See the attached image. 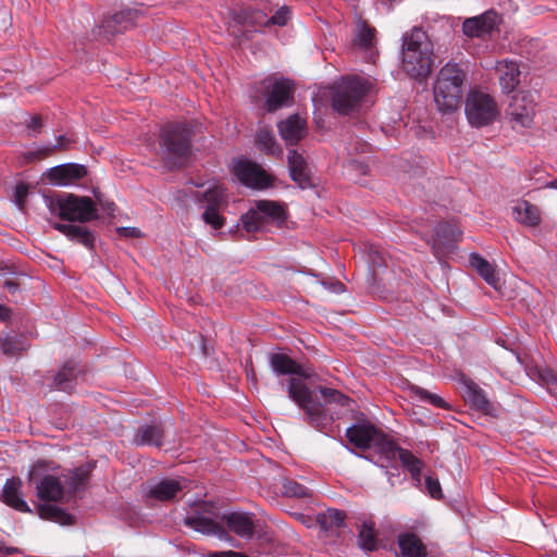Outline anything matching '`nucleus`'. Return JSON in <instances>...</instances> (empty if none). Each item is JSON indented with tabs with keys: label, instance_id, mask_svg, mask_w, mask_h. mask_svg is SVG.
<instances>
[{
	"label": "nucleus",
	"instance_id": "39448f33",
	"mask_svg": "<svg viewBox=\"0 0 557 557\" xmlns=\"http://www.w3.org/2000/svg\"><path fill=\"white\" fill-rule=\"evenodd\" d=\"M466 72L454 62L444 65L434 85V101L443 113H453L461 104Z\"/></svg>",
	"mask_w": 557,
	"mask_h": 557
},
{
	"label": "nucleus",
	"instance_id": "7ed1b4c3",
	"mask_svg": "<svg viewBox=\"0 0 557 557\" xmlns=\"http://www.w3.org/2000/svg\"><path fill=\"white\" fill-rule=\"evenodd\" d=\"M432 45L425 32L413 27L403 37V69L411 77L424 78L432 70Z\"/></svg>",
	"mask_w": 557,
	"mask_h": 557
},
{
	"label": "nucleus",
	"instance_id": "412c9836",
	"mask_svg": "<svg viewBox=\"0 0 557 557\" xmlns=\"http://www.w3.org/2000/svg\"><path fill=\"white\" fill-rule=\"evenodd\" d=\"M287 161L292 180L302 189L311 187L310 171L304 156L293 149L288 152Z\"/></svg>",
	"mask_w": 557,
	"mask_h": 557
},
{
	"label": "nucleus",
	"instance_id": "4468645a",
	"mask_svg": "<svg viewBox=\"0 0 557 557\" xmlns=\"http://www.w3.org/2000/svg\"><path fill=\"white\" fill-rule=\"evenodd\" d=\"M207 208L202 213L203 221L214 230H219L224 224V219L220 214V208L226 202L225 189L222 186L214 185L203 194Z\"/></svg>",
	"mask_w": 557,
	"mask_h": 557
},
{
	"label": "nucleus",
	"instance_id": "4be33fe9",
	"mask_svg": "<svg viewBox=\"0 0 557 557\" xmlns=\"http://www.w3.org/2000/svg\"><path fill=\"white\" fill-rule=\"evenodd\" d=\"M278 132L287 146L296 145L306 135V121L294 114L277 125Z\"/></svg>",
	"mask_w": 557,
	"mask_h": 557
},
{
	"label": "nucleus",
	"instance_id": "6ab92c4d",
	"mask_svg": "<svg viewBox=\"0 0 557 557\" xmlns=\"http://www.w3.org/2000/svg\"><path fill=\"white\" fill-rule=\"evenodd\" d=\"M23 483L20 478L12 476L3 485L1 499L8 506L21 512H32L22 493Z\"/></svg>",
	"mask_w": 557,
	"mask_h": 557
},
{
	"label": "nucleus",
	"instance_id": "58836bf2",
	"mask_svg": "<svg viewBox=\"0 0 557 557\" xmlns=\"http://www.w3.org/2000/svg\"><path fill=\"white\" fill-rule=\"evenodd\" d=\"M359 545L366 550H374L377 547V542L374 534L373 524L363 522L359 529Z\"/></svg>",
	"mask_w": 557,
	"mask_h": 557
},
{
	"label": "nucleus",
	"instance_id": "ea45409f",
	"mask_svg": "<svg viewBox=\"0 0 557 557\" xmlns=\"http://www.w3.org/2000/svg\"><path fill=\"white\" fill-rule=\"evenodd\" d=\"M1 349L8 356H15L26 349V343L22 336L9 334L1 339Z\"/></svg>",
	"mask_w": 557,
	"mask_h": 557
},
{
	"label": "nucleus",
	"instance_id": "aec40b11",
	"mask_svg": "<svg viewBox=\"0 0 557 557\" xmlns=\"http://www.w3.org/2000/svg\"><path fill=\"white\" fill-rule=\"evenodd\" d=\"M495 70L498 74V81L504 92H511L520 83V66L513 60H500L496 63Z\"/></svg>",
	"mask_w": 557,
	"mask_h": 557
},
{
	"label": "nucleus",
	"instance_id": "393cba45",
	"mask_svg": "<svg viewBox=\"0 0 557 557\" xmlns=\"http://www.w3.org/2000/svg\"><path fill=\"white\" fill-rule=\"evenodd\" d=\"M374 451L379 455V463L382 468H387L391 462H393L397 457H399V451L404 450L397 446L393 441L388 440L383 433L380 435V440L372 446Z\"/></svg>",
	"mask_w": 557,
	"mask_h": 557
},
{
	"label": "nucleus",
	"instance_id": "864d4df0",
	"mask_svg": "<svg viewBox=\"0 0 557 557\" xmlns=\"http://www.w3.org/2000/svg\"><path fill=\"white\" fill-rule=\"evenodd\" d=\"M16 552H17V548L11 547V546H7L3 543H0V554L2 556L13 555Z\"/></svg>",
	"mask_w": 557,
	"mask_h": 557
},
{
	"label": "nucleus",
	"instance_id": "79ce46f5",
	"mask_svg": "<svg viewBox=\"0 0 557 557\" xmlns=\"http://www.w3.org/2000/svg\"><path fill=\"white\" fill-rule=\"evenodd\" d=\"M69 238L84 245L89 249L92 248L95 240L92 233L87 227L81 225H74V231L71 232Z\"/></svg>",
	"mask_w": 557,
	"mask_h": 557
},
{
	"label": "nucleus",
	"instance_id": "f704fd0d",
	"mask_svg": "<svg viewBox=\"0 0 557 557\" xmlns=\"http://www.w3.org/2000/svg\"><path fill=\"white\" fill-rule=\"evenodd\" d=\"M398 459L401 461L403 467L410 472L411 478L418 483H420L423 467L422 460L416 457L411 451L407 449L399 451Z\"/></svg>",
	"mask_w": 557,
	"mask_h": 557
},
{
	"label": "nucleus",
	"instance_id": "cd10ccee",
	"mask_svg": "<svg viewBox=\"0 0 557 557\" xmlns=\"http://www.w3.org/2000/svg\"><path fill=\"white\" fill-rule=\"evenodd\" d=\"M398 546L405 557L426 556V547L416 534L405 533L399 535Z\"/></svg>",
	"mask_w": 557,
	"mask_h": 557
},
{
	"label": "nucleus",
	"instance_id": "1a4fd4ad",
	"mask_svg": "<svg viewBox=\"0 0 557 557\" xmlns=\"http://www.w3.org/2000/svg\"><path fill=\"white\" fill-rule=\"evenodd\" d=\"M51 470L49 462L39 460L28 472V481L35 486L36 495L42 502H59L64 495V486Z\"/></svg>",
	"mask_w": 557,
	"mask_h": 557
},
{
	"label": "nucleus",
	"instance_id": "b1692460",
	"mask_svg": "<svg viewBox=\"0 0 557 557\" xmlns=\"http://www.w3.org/2000/svg\"><path fill=\"white\" fill-rule=\"evenodd\" d=\"M462 397L466 403L476 410L487 413L492 409V405L483 389L471 381H466L463 383Z\"/></svg>",
	"mask_w": 557,
	"mask_h": 557
},
{
	"label": "nucleus",
	"instance_id": "9b49d317",
	"mask_svg": "<svg viewBox=\"0 0 557 557\" xmlns=\"http://www.w3.org/2000/svg\"><path fill=\"white\" fill-rule=\"evenodd\" d=\"M260 91L265 98L264 109L268 112H274L284 106H289L293 101V84L285 78L268 77L260 84Z\"/></svg>",
	"mask_w": 557,
	"mask_h": 557
},
{
	"label": "nucleus",
	"instance_id": "c9c22d12",
	"mask_svg": "<svg viewBox=\"0 0 557 557\" xmlns=\"http://www.w3.org/2000/svg\"><path fill=\"white\" fill-rule=\"evenodd\" d=\"M37 511L40 518L62 524L69 523L71 520V517L64 510L51 504H39Z\"/></svg>",
	"mask_w": 557,
	"mask_h": 557
},
{
	"label": "nucleus",
	"instance_id": "4c0bfd02",
	"mask_svg": "<svg viewBox=\"0 0 557 557\" xmlns=\"http://www.w3.org/2000/svg\"><path fill=\"white\" fill-rule=\"evenodd\" d=\"M90 471H91V468L89 465H87V466L78 467L70 472V475L67 479H69L70 488L72 492H77L86 485V483L89 479Z\"/></svg>",
	"mask_w": 557,
	"mask_h": 557
},
{
	"label": "nucleus",
	"instance_id": "423d86ee",
	"mask_svg": "<svg viewBox=\"0 0 557 557\" xmlns=\"http://www.w3.org/2000/svg\"><path fill=\"white\" fill-rule=\"evenodd\" d=\"M290 17L287 7H281L271 17L262 10L240 9L232 13L227 30L236 38H249V33L260 27L276 25L284 26Z\"/></svg>",
	"mask_w": 557,
	"mask_h": 557
},
{
	"label": "nucleus",
	"instance_id": "f03ea898",
	"mask_svg": "<svg viewBox=\"0 0 557 557\" xmlns=\"http://www.w3.org/2000/svg\"><path fill=\"white\" fill-rule=\"evenodd\" d=\"M219 520L223 521L230 531L240 537H251L253 534L255 525L251 515L231 512L220 517L215 506L206 502L198 504L194 513L185 517L184 523L205 535H215L219 539H224L227 533Z\"/></svg>",
	"mask_w": 557,
	"mask_h": 557
},
{
	"label": "nucleus",
	"instance_id": "49530a36",
	"mask_svg": "<svg viewBox=\"0 0 557 557\" xmlns=\"http://www.w3.org/2000/svg\"><path fill=\"white\" fill-rule=\"evenodd\" d=\"M425 487H426L429 494L433 498H440L441 497L442 490H441L440 482L437 480L432 479L431 476H428L425 479Z\"/></svg>",
	"mask_w": 557,
	"mask_h": 557
},
{
	"label": "nucleus",
	"instance_id": "052dcab7",
	"mask_svg": "<svg viewBox=\"0 0 557 557\" xmlns=\"http://www.w3.org/2000/svg\"><path fill=\"white\" fill-rule=\"evenodd\" d=\"M434 242H435V243H433V246H436V243H441L442 240H436V237H435V238H434Z\"/></svg>",
	"mask_w": 557,
	"mask_h": 557
},
{
	"label": "nucleus",
	"instance_id": "20e7f679",
	"mask_svg": "<svg viewBox=\"0 0 557 557\" xmlns=\"http://www.w3.org/2000/svg\"><path fill=\"white\" fill-rule=\"evenodd\" d=\"M191 129L185 123H169L160 133L162 160L169 169L181 168L191 154Z\"/></svg>",
	"mask_w": 557,
	"mask_h": 557
},
{
	"label": "nucleus",
	"instance_id": "473e14b6",
	"mask_svg": "<svg viewBox=\"0 0 557 557\" xmlns=\"http://www.w3.org/2000/svg\"><path fill=\"white\" fill-rule=\"evenodd\" d=\"M258 148L268 154L281 156L283 150L268 128H260L256 135Z\"/></svg>",
	"mask_w": 557,
	"mask_h": 557
},
{
	"label": "nucleus",
	"instance_id": "ddd939ff",
	"mask_svg": "<svg viewBox=\"0 0 557 557\" xmlns=\"http://www.w3.org/2000/svg\"><path fill=\"white\" fill-rule=\"evenodd\" d=\"M535 95L530 91H522L512 97L507 114L515 124V127H530L535 116Z\"/></svg>",
	"mask_w": 557,
	"mask_h": 557
},
{
	"label": "nucleus",
	"instance_id": "c85d7f7f",
	"mask_svg": "<svg viewBox=\"0 0 557 557\" xmlns=\"http://www.w3.org/2000/svg\"><path fill=\"white\" fill-rule=\"evenodd\" d=\"M137 12L131 9L123 10L114 14L111 18L106 20L102 27L108 33H117L126 29L135 23Z\"/></svg>",
	"mask_w": 557,
	"mask_h": 557
},
{
	"label": "nucleus",
	"instance_id": "bf43d9fd",
	"mask_svg": "<svg viewBox=\"0 0 557 557\" xmlns=\"http://www.w3.org/2000/svg\"><path fill=\"white\" fill-rule=\"evenodd\" d=\"M113 207H114V203H110L108 210L110 211V213H113Z\"/></svg>",
	"mask_w": 557,
	"mask_h": 557
},
{
	"label": "nucleus",
	"instance_id": "3c124183",
	"mask_svg": "<svg viewBox=\"0 0 557 557\" xmlns=\"http://www.w3.org/2000/svg\"><path fill=\"white\" fill-rule=\"evenodd\" d=\"M323 285L325 286V288H327L334 293H337V294L343 293L345 290V286L341 282H335V283H330V284L323 283Z\"/></svg>",
	"mask_w": 557,
	"mask_h": 557
},
{
	"label": "nucleus",
	"instance_id": "c756f323",
	"mask_svg": "<svg viewBox=\"0 0 557 557\" xmlns=\"http://www.w3.org/2000/svg\"><path fill=\"white\" fill-rule=\"evenodd\" d=\"M376 30L364 21H359L355 29L354 42L364 51H371L376 44Z\"/></svg>",
	"mask_w": 557,
	"mask_h": 557
},
{
	"label": "nucleus",
	"instance_id": "6e6552de",
	"mask_svg": "<svg viewBox=\"0 0 557 557\" xmlns=\"http://www.w3.org/2000/svg\"><path fill=\"white\" fill-rule=\"evenodd\" d=\"M48 207L52 214L69 221L88 222L97 218V209L88 197L61 195L49 199Z\"/></svg>",
	"mask_w": 557,
	"mask_h": 557
},
{
	"label": "nucleus",
	"instance_id": "4d7b16f0",
	"mask_svg": "<svg viewBox=\"0 0 557 557\" xmlns=\"http://www.w3.org/2000/svg\"><path fill=\"white\" fill-rule=\"evenodd\" d=\"M5 286L9 288L10 292H15L17 289V285L11 281L5 282Z\"/></svg>",
	"mask_w": 557,
	"mask_h": 557
},
{
	"label": "nucleus",
	"instance_id": "9d476101",
	"mask_svg": "<svg viewBox=\"0 0 557 557\" xmlns=\"http://www.w3.org/2000/svg\"><path fill=\"white\" fill-rule=\"evenodd\" d=\"M465 111L468 122L474 127L488 125L498 115L494 99L479 90H471L468 94Z\"/></svg>",
	"mask_w": 557,
	"mask_h": 557
},
{
	"label": "nucleus",
	"instance_id": "c03bdc74",
	"mask_svg": "<svg viewBox=\"0 0 557 557\" xmlns=\"http://www.w3.org/2000/svg\"><path fill=\"white\" fill-rule=\"evenodd\" d=\"M70 144H71L70 138H67L64 135L59 136L57 139V144L53 147H47L42 151L32 152L29 154V159H30V161H33L36 159H40L41 154L47 156V154H50L51 152H53L54 150H65V149H67Z\"/></svg>",
	"mask_w": 557,
	"mask_h": 557
},
{
	"label": "nucleus",
	"instance_id": "a211bd4d",
	"mask_svg": "<svg viewBox=\"0 0 557 557\" xmlns=\"http://www.w3.org/2000/svg\"><path fill=\"white\" fill-rule=\"evenodd\" d=\"M87 171L84 165L67 163L51 168L47 173V177L54 185L66 186L84 177Z\"/></svg>",
	"mask_w": 557,
	"mask_h": 557
},
{
	"label": "nucleus",
	"instance_id": "603ef678",
	"mask_svg": "<svg viewBox=\"0 0 557 557\" xmlns=\"http://www.w3.org/2000/svg\"><path fill=\"white\" fill-rule=\"evenodd\" d=\"M41 125H42V124H41V119H40V116H37V115H36V116H32V117H30V120H29V122H28V124H27V127H28L29 129H33V131H35V132H38V131H39V128L41 127Z\"/></svg>",
	"mask_w": 557,
	"mask_h": 557
},
{
	"label": "nucleus",
	"instance_id": "8fccbe9b",
	"mask_svg": "<svg viewBox=\"0 0 557 557\" xmlns=\"http://www.w3.org/2000/svg\"><path fill=\"white\" fill-rule=\"evenodd\" d=\"M55 230L64 234L66 237L70 236L71 232L74 231L73 224H64V223H55L54 224Z\"/></svg>",
	"mask_w": 557,
	"mask_h": 557
},
{
	"label": "nucleus",
	"instance_id": "09e8293b",
	"mask_svg": "<svg viewBox=\"0 0 557 557\" xmlns=\"http://www.w3.org/2000/svg\"><path fill=\"white\" fill-rule=\"evenodd\" d=\"M541 379L557 392V373L550 369H543L540 372Z\"/></svg>",
	"mask_w": 557,
	"mask_h": 557
},
{
	"label": "nucleus",
	"instance_id": "a878e982",
	"mask_svg": "<svg viewBox=\"0 0 557 557\" xmlns=\"http://www.w3.org/2000/svg\"><path fill=\"white\" fill-rule=\"evenodd\" d=\"M78 370L75 362H66L59 372L53 376V388L72 392L77 381Z\"/></svg>",
	"mask_w": 557,
	"mask_h": 557
},
{
	"label": "nucleus",
	"instance_id": "a19ab883",
	"mask_svg": "<svg viewBox=\"0 0 557 557\" xmlns=\"http://www.w3.org/2000/svg\"><path fill=\"white\" fill-rule=\"evenodd\" d=\"M283 494L287 497L297 498H308L311 496L309 488L290 479L284 480Z\"/></svg>",
	"mask_w": 557,
	"mask_h": 557
},
{
	"label": "nucleus",
	"instance_id": "2f4dec72",
	"mask_svg": "<svg viewBox=\"0 0 557 557\" xmlns=\"http://www.w3.org/2000/svg\"><path fill=\"white\" fill-rule=\"evenodd\" d=\"M163 431L160 425H146L138 430L135 442L139 445H162Z\"/></svg>",
	"mask_w": 557,
	"mask_h": 557
},
{
	"label": "nucleus",
	"instance_id": "f3484780",
	"mask_svg": "<svg viewBox=\"0 0 557 557\" xmlns=\"http://www.w3.org/2000/svg\"><path fill=\"white\" fill-rule=\"evenodd\" d=\"M187 487L186 479H165L150 486L148 496L160 502H171Z\"/></svg>",
	"mask_w": 557,
	"mask_h": 557
},
{
	"label": "nucleus",
	"instance_id": "f8f14e48",
	"mask_svg": "<svg viewBox=\"0 0 557 557\" xmlns=\"http://www.w3.org/2000/svg\"><path fill=\"white\" fill-rule=\"evenodd\" d=\"M233 174L247 187L263 189L271 184L268 173L258 163L244 157L233 161Z\"/></svg>",
	"mask_w": 557,
	"mask_h": 557
},
{
	"label": "nucleus",
	"instance_id": "e433bc0d",
	"mask_svg": "<svg viewBox=\"0 0 557 557\" xmlns=\"http://www.w3.org/2000/svg\"><path fill=\"white\" fill-rule=\"evenodd\" d=\"M436 240H443V244L449 245L457 242L461 236V231L454 222H443L436 226Z\"/></svg>",
	"mask_w": 557,
	"mask_h": 557
},
{
	"label": "nucleus",
	"instance_id": "37998d69",
	"mask_svg": "<svg viewBox=\"0 0 557 557\" xmlns=\"http://www.w3.org/2000/svg\"><path fill=\"white\" fill-rule=\"evenodd\" d=\"M412 392L416 396H418L422 401L429 403L437 408L448 409L449 405L438 395L433 394L422 387H413Z\"/></svg>",
	"mask_w": 557,
	"mask_h": 557
},
{
	"label": "nucleus",
	"instance_id": "5fc2aeb1",
	"mask_svg": "<svg viewBox=\"0 0 557 557\" xmlns=\"http://www.w3.org/2000/svg\"><path fill=\"white\" fill-rule=\"evenodd\" d=\"M124 236L135 237L139 235V231L136 228L124 227L120 231Z\"/></svg>",
	"mask_w": 557,
	"mask_h": 557
},
{
	"label": "nucleus",
	"instance_id": "0eeeda50",
	"mask_svg": "<svg viewBox=\"0 0 557 557\" xmlns=\"http://www.w3.org/2000/svg\"><path fill=\"white\" fill-rule=\"evenodd\" d=\"M372 83L362 76H348L334 86L332 107L341 114L357 111L362 98L370 91Z\"/></svg>",
	"mask_w": 557,
	"mask_h": 557
},
{
	"label": "nucleus",
	"instance_id": "7c9ffc66",
	"mask_svg": "<svg viewBox=\"0 0 557 557\" xmlns=\"http://www.w3.org/2000/svg\"><path fill=\"white\" fill-rule=\"evenodd\" d=\"M470 264L488 285L497 288L499 278L495 268L486 259L478 253H472L470 256Z\"/></svg>",
	"mask_w": 557,
	"mask_h": 557
},
{
	"label": "nucleus",
	"instance_id": "13d9d810",
	"mask_svg": "<svg viewBox=\"0 0 557 557\" xmlns=\"http://www.w3.org/2000/svg\"><path fill=\"white\" fill-rule=\"evenodd\" d=\"M549 187L554 188V189H557V178L553 180L549 184H548Z\"/></svg>",
	"mask_w": 557,
	"mask_h": 557
},
{
	"label": "nucleus",
	"instance_id": "6e6d98bb",
	"mask_svg": "<svg viewBox=\"0 0 557 557\" xmlns=\"http://www.w3.org/2000/svg\"><path fill=\"white\" fill-rule=\"evenodd\" d=\"M9 315H10L9 309H7L5 307L0 305V319L5 320L7 318H9Z\"/></svg>",
	"mask_w": 557,
	"mask_h": 557
},
{
	"label": "nucleus",
	"instance_id": "72a5a7b5",
	"mask_svg": "<svg viewBox=\"0 0 557 557\" xmlns=\"http://www.w3.org/2000/svg\"><path fill=\"white\" fill-rule=\"evenodd\" d=\"M263 214H259L257 212V205L250 208L247 213L242 216L243 227L247 233H253L261 231L270 222L267 221V218L262 216Z\"/></svg>",
	"mask_w": 557,
	"mask_h": 557
},
{
	"label": "nucleus",
	"instance_id": "dca6fc26",
	"mask_svg": "<svg viewBox=\"0 0 557 557\" xmlns=\"http://www.w3.org/2000/svg\"><path fill=\"white\" fill-rule=\"evenodd\" d=\"M500 23V16L494 11L469 17L462 24V32L468 37H484Z\"/></svg>",
	"mask_w": 557,
	"mask_h": 557
},
{
	"label": "nucleus",
	"instance_id": "a18cd8bd",
	"mask_svg": "<svg viewBox=\"0 0 557 557\" xmlns=\"http://www.w3.org/2000/svg\"><path fill=\"white\" fill-rule=\"evenodd\" d=\"M345 519V513L338 509H329L324 515V523L330 527H339Z\"/></svg>",
	"mask_w": 557,
	"mask_h": 557
},
{
	"label": "nucleus",
	"instance_id": "5701e85b",
	"mask_svg": "<svg viewBox=\"0 0 557 557\" xmlns=\"http://www.w3.org/2000/svg\"><path fill=\"white\" fill-rule=\"evenodd\" d=\"M513 219L528 227H535L541 222V210L535 205L519 200L512 206Z\"/></svg>",
	"mask_w": 557,
	"mask_h": 557
},
{
	"label": "nucleus",
	"instance_id": "de8ad7c7",
	"mask_svg": "<svg viewBox=\"0 0 557 557\" xmlns=\"http://www.w3.org/2000/svg\"><path fill=\"white\" fill-rule=\"evenodd\" d=\"M27 194H28V189L25 184L16 185L15 193H14L15 202L21 210H23L24 201H25V198L27 197Z\"/></svg>",
	"mask_w": 557,
	"mask_h": 557
},
{
	"label": "nucleus",
	"instance_id": "2eb2a0df",
	"mask_svg": "<svg viewBox=\"0 0 557 557\" xmlns=\"http://www.w3.org/2000/svg\"><path fill=\"white\" fill-rule=\"evenodd\" d=\"M381 434L382 432L379 429L367 421L358 422L346 431L349 443L361 449L372 448L380 440Z\"/></svg>",
	"mask_w": 557,
	"mask_h": 557
},
{
	"label": "nucleus",
	"instance_id": "f257e3e1",
	"mask_svg": "<svg viewBox=\"0 0 557 557\" xmlns=\"http://www.w3.org/2000/svg\"><path fill=\"white\" fill-rule=\"evenodd\" d=\"M270 366L276 375H290L287 384L288 396L306 412L310 424L317 429H326L335 419L352 410L354 401L333 388L320 387L323 403L318 401L314 392L306 383L310 373L287 355L272 354Z\"/></svg>",
	"mask_w": 557,
	"mask_h": 557
},
{
	"label": "nucleus",
	"instance_id": "bb28decb",
	"mask_svg": "<svg viewBox=\"0 0 557 557\" xmlns=\"http://www.w3.org/2000/svg\"><path fill=\"white\" fill-rule=\"evenodd\" d=\"M257 212L263 214L267 221L276 225H282L286 220V210L283 205L272 200H258L256 201Z\"/></svg>",
	"mask_w": 557,
	"mask_h": 557
}]
</instances>
